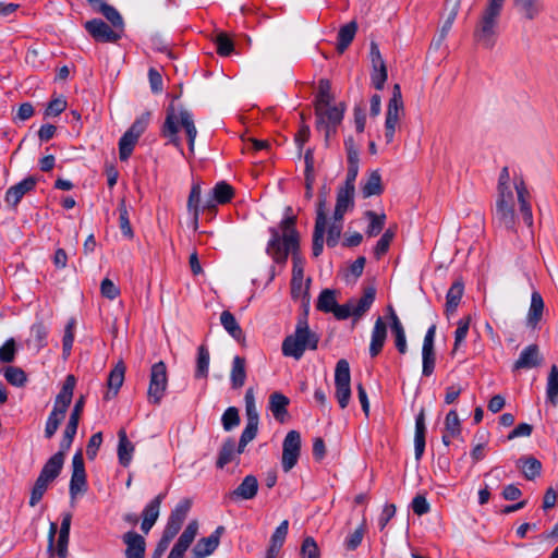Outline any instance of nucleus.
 Masks as SVG:
<instances>
[{"mask_svg": "<svg viewBox=\"0 0 558 558\" xmlns=\"http://www.w3.org/2000/svg\"><path fill=\"white\" fill-rule=\"evenodd\" d=\"M513 190L517 193L522 219L527 227H532L533 214L529 203L530 193L521 177L515 175L511 179L508 167H504L499 173L497 185L498 197L496 201L494 217L499 226L507 230H514L515 211Z\"/></svg>", "mask_w": 558, "mask_h": 558, "instance_id": "f257e3e1", "label": "nucleus"}, {"mask_svg": "<svg viewBox=\"0 0 558 558\" xmlns=\"http://www.w3.org/2000/svg\"><path fill=\"white\" fill-rule=\"evenodd\" d=\"M296 217L292 215V208H286L284 218L279 228H269L270 239L267 243V254L277 264H286L289 254L292 255V279L304 278V263L299 255L300 235L295 228Z\"/></svg>", "mask_w": 558, "mask_h": 558, "instance_id": "f03ea898", "label": "nucleus"}, {"mask_svg": "<svg viewBox=\"0 0 558 558\" xmlns=\"http://www.w3.org/2000/svg\"><path fill=\"white\" fill-rule=\"evenodd\" d=\"M318 342L319 337L310 329L307 313L305 312L304 315L299 318L294 332L283 339L281 351L284 356L293 357L299 361L306 350H316Z\"/></svg>", "mask_w": 558, "mask_h": 558, "instance_id": "7ed1b4c3", "label": "nucleus"}, {"mask_svg": "<svg viewBox=\"0 0 558 558\" xmlns=\"http://www.w3.org/2000/svg\"><path fill=\"white\" fill-rule=\"evenodd\" d=\"M179 124L184 129L187 136L189 148L193 151L197 130L194 124L193 114L190 111L182 109L179 114H177L174 108L170 107L167 110L166 120L161 129L162 136L168 138L169 143L173 144L175 147L181 148V140L178 136Z\"/></svg>", "mask_w": 558, "mask_h": 558, "instance_id": "20e7f679", "label": "nucleus"}, {"mask_svg": "<svg viewBox=\"0 0 558 558\" xmlns=\"http://www.w3.org/2000/svg\"><path fill=\"white\" fill-rule=\"evenodd\" d=\"M505 0H488L474 32L475 40L484 48H492L495 44L498 19Z\"/></svg>", "mask_w": 558, "mask_h": 558, "instance_id": "39448f33", "label": "nucleus"}, {"mask_svg": "<svg viewBox=\"0 0 558 558\" xmlns=\"http://www.w3.org/2000/svg\"><path fill=\"white\" fill-rule=\"evenodd\" d=\"M75 387V377L69 375L65 381L57 395L53 409L50 412L46 425H45V437L50 439L53 437L59 428L60 423L64 420L69 405L73 398V390Z\"/></svg>", "mask_w": 558, "mask_h": 558, "instance_id": "423d86ee", "label": "nucleus"}, {"mask_svg": "<svg viewBox=\"0 0 558 558\" xmlns=\"http://www.w3.org/2000/svg\"><path fill=\"white\" fill-rule=\"evenodd\" d=\"M344 110V104L329 105L328 107L316 106V128L319 132L324 133L326 142L336 134L337 128L343 120Z\"/></svg>", "mask_w": 558, "mask_h": 558, "instance_id": "0eeeda50", "label": "nucleus"}, {"mask_svg": "<svg viewBox=\"0 0 558 558\" xmlns=\"http://www.w3.org/2000/svg\"><path fill=\"white\" fill-rule=\"evenodd\" d=\"M404 114L401 88L398 84L393 86L392 95L389 99L386 119H385V140L390 144L395 140V133L399 125L401 117Z\"/></svg>", "mask_w": 558, "mask_h": 558, "instance_id": "6e6552de", "label": "nucleus"}, {"mask_svg": "<svg viewBox=\"0 0 558 558\" xmlns=\"http://www.w3.org/2000/svg\"><path fill=\"white\" fill-rule=\"evenodd\" d=\"M168 386V374L166 364L160 361L150 368L149 386L147 390L148 402L160 404Z\"/></svg>", "mask_w": 558, "mask_h": 558, "instance_id": "1a4fd4ad", "label": "nucleus"}, {"mask_svg": "<svg viewBox=\"0 0 558 558\" xmlns=\"http://www.w3.org/2000/svg\"><path fill=\"white\" fill-rule=\"evenodd\" d=\"M301 451V435L296 430H290L282 444L281 465L284 472L291 471L298 463Z\"/></svg>", "mask_w": 558, "mask_h": 558, "instance_id": "9d476101", "label": "nucleus"}, {"mask_svg": "<svg viewBox=\"0 0 558 558\" xmlns=\"http://www.w3.org/2000/svg\"><path fill=\"white\" fill-rule=\"evenodd\" d=\"M72 442H64V439H61L59 445V451L51 456L48 461L44 464L39 476L44 477L49 482H53L60 474L63 463L64 457L66 452L70 450Z\"/></svg>", "mask_w": 558, "mask_h": 558, "instance_id": "9b49d317", "label": "nucleus"}, {"mask_svg": "<svg viewBox=\"0 0 558 558\" xmlns=\"http://www.w3.org/2000/svg\"><path fill=\"white\" fill-rule=\"evenodd\" d=\"M327 216H326V198L320 197L317 204L315 227L313 232V255L318 257L324 250V236L326 232Z\"/></svg>", "mask_w": 558, "mask_h": 558, "instance_id": "f8f14e48", "label": "nucleus"}, {"mask_svg": "<svg viewBox=\"0 0 558 558\" xmlns=\"http://www.w3.org/2000/svg\"><path fill=\"white\" fill-rule=\"evenodd\" d=\"M72 476L70 481V495L75 497L77 494L86 492V472L82 450H77L72 459Z\"/></svg>", "mask_w": 558, "mask_h": 558, "instance_id": "ddd939ff", "label": "nucleus"}, {"mask_svg": "<svg viewBox=\"0 0 558 558\" xmlns=\"http://www.w3.org/2000/svg\"><path fill=\"white\" fill-rule=\"evenodd\" d=\"M191 506H192V504H191L190 499L184 498V499L180 500L175 505L174 509H172V511L168 518L167 524L163 529V532L175 537L177 534L180 532V530L183 525V522L185 521V519L187 517Z\"/></svg>", "mask_w": 558, "mask_h": 558, "instance_id": "4468645a", "label": "nucleus"}, {"mask_svg": "<svg viewBox=\"0 0 558 558\" xmlns=\"http://www.w3.org/2000/svg\"><path fill=\"white\" fill-rule=\"evenodd\" d=\"M85 29L96 41L100 43H116L121 37L119 33L113 31L100 19L87 21L85 23Z\"/></svg>", "mask_w": 558, "mask_h": 558, "instance_id": "2eb2a0df", "label": "nucleus"}, {"mask_svg": "<svg viewBox=\"0 0 558 558\" xmlns=\"http://www.w3.org/2000/svg\"><path fill=\"white\" fill-rule=\"evenodd\" d=\"M258 487L257 477L252 474L246 475L240 485L227 495V498L231 501L251 500L257 495Z\"/></svg>", "mask_w": 558, "mask_h": 558, "instance_id": "dca6fc26", "label": "nucleus"}, {"mask_svg": "<svg viewBox=\"0 0 558 558\" xmlns=\"http://www.w3.org/2000/svg\"><path fill=\"white\" fill-rule=\"evenodd\" d=\"M198 531L197 521H191L172 547L168 558H183L185 551L193 543Z\"/></svg>", "mask_w": 558, "mask_h": 558, "instance_id": "f3484780", "label": "nucleus"}, {"mask_svg": "<svg viewBox=\"0 0 558 558\" xmlns=\"http://www.w3.org/2000/svg\"><path fill=\"white\" fill-rule=\"evenodd\" d=\"M36 183L37 181L34 177H27L21 182L12 185L5 192L4 202L8 206L15 208L23 196L35 189Z\"/></svg>", "mask_w": 558, "mask_h": 558, "instance_id": "a211bd4d", "label": "nucleus"}, {"mask_svg": "<svg viewBox=\"0 0 558 558\" xmlns=\"http://www.w3.org/2000/svg\"><path fill=\"white\" fill-rule=\"evenodd\" d=\"M223 531V526H218L208 537L201 538L193 549L194 558H205L211 555L219 546Z\"/></svg>", "mask_w": 558, "mask_h": 558, "instance_id": "6ab92c4d", "label": "nucleus"}, {"mask_svg": "<svg viewBox=\"0 0 558 558\" xmlns=\"http://www.w3.org/2000/svg\"><path fill=\"white\" fill-rule=\"evenodd\" d=\"M542 356L536 344H530L522 350L519 359L513 364V372L519 369H530L541 364Z\"/></svg>", "mask_w": 558, "mask_h": 558, "instance_id": "aec40b11", "label": "nucleus"}, {"mask_svg": "<svg viewBox=\"0 0 558 558\" xmlns=\"http://www.w3.org/2000/svg\"><path fill=\"white\" fill-rule=\"evenodd\" d=\"M386 338H387V326H386V323L384 322L383 317L379 316L375 320V324H374V327L372 330V336H371L369 355L372 357L377 356L381 352V350L385 345V342H386Z\"/></svg>", "mask_w": 558, "mask_h": 558, "instance_id": "412c9836", "label": "nucleus"}, {"mask_svg": "<svg viewBox=\"0 0 558 558\" xmlns=\"http://www.w3.org/2000/svg\"><path fill=\"white\" fill-rule=\"evenodd\" d=\"M354 191L352 189L341 186L337 192V201L333 210L336 220H343L344 214L354 206Z\"/></svg>", "mask_w": 558, "mask_h": 558, "instance_id": "4be33fe9", "label": "nucleus"}, {"mask_svg": "<svg viewBox=\"0 0 558 558\" xmlns=\"http://www.w3.org/2000/svg\"><path fill=\"white\" fill-rule=\"evenodd\" d=\"M123 542L126 544V558H144L146 544L142 535L133 531L126 532Z\"/></svg>", "mask_w": 558, "mask_h": 558, "instance_id": "5701e85b", "label": "nucleus"}, {"mask_svg": "<svg viewBox=\"0 0 558 558\" xmlns=\"http://www.w3.org/2000/svg\"><path fill=\"white\" fill-rule=\"evenodd\" d=\"M125 376V365L123 361H119L114 367L110 371L107 385L108 391L105 396L106 399H111L117 396L119 389L123 385Z\"/></svg>", "mask_w": 558, "mask_h": 558, "instance_id": "b1692460", "label": "nucleus"}, {"mask_svg": "<svg viewBox=\"0 0 558 558\" xmlns=\"http://www.w3.org/2000/svg\"><path fill=\"white\" fill-rule=\"evenodd\" d=\"M84 408V399L81 397L76 402L75 405L70 414L69 421L66 423V426L63 430L62 439H64V442H73L74 437L77 433L78 422L81 418V414L83 412Z\"/></svg>", "mask_w": 558, "mask_h": 558, "instance_id": "393cba45", "label": "nucleus"}, {"mask_svg": "<svg viewBox=\"0 0 558 558\" xmlns=\"http://www.w3.org/2000/svg\"><path fill=\"white\" fill-rule=\"evenodd\" d=\"M234 196L233 187L225 181L218 182L211 190V196L206 202V207H215V204H227Z\"/></svg>", "mask_w": 558, "mask_h": 558, "instance_id": "a878e982", "label": "nucleus"}, {"mask_svg": "<svg viewBox=\"0 0 558 558\" xmlns=\"http://www.w3.org/2000/svg\"><path fill=\"white\" fill-rule=\"evenodd\" d=\"M375 288L368 287L364 290V293L360 299H350L349 302L352 305L353 317H362L371 308L375 301Z\"/></svg>", "mask_w": 558, "mask_h": 558, "instance_id": "bb28decb", "label": "nucleus"}, {"mask_svg": "<svg viewBox=\"0 0 558 558\" xmlns=\"http://www.w3.org/2000/svg\"><path fill=\"white\" fill-rule=\"evenodd\" d=\"M391 320V331L395 337V344L399 353L404 354L408 350L404 328L391 305L388 306Z\"/></svg>", "mask_w": 558, "mask_h": 558, "instance_id": "cd10ccee", "label": "nucleus"}, {"mask_svg": "<svg viewBox=\"0 0 558 558\" xmlns=\"http://www.w3.org/2000/svg\"><path fill=\"white\" fill-rule=\"evenodd\" d=\"M459 9H460L459 0H447V4H446L447 14H446L444 24L439 31L438 38L435 41L436 46H440L441 43L447 37V35L449 34V32L453 25V22L458 15Z\"/></svg>", "mask_w": 558, "mask_h": 558, "instance_id": "c85d7f7f", "label": "nucleus"}, {"mask_svg": "<svg viewBox=\"0 0 558 558\" xmlns=\"http://www.w3.org/2000/svg\"><path fill=\"white\" fill-rule=\"evenodd\" d=\"M513 8L526 20L536 19L543 11L542 0H512Z\"/></svg>", "mask_w": 558, "mask_h": 558, "instance_id": "c756f323", "label": "nucleus"}, {"mask_svg": "<svg viewBox=\"0 0 558 558\" xmlns=\"http://www.w3.org/2000/svg\"><path fill=\"white\" fill-rule=\"evenodd\" d=\"M118 459L119 463L124 468L129 466L134 452V445L129 440L126 432L124 428H121L118 432Z\"/></svg>", "mask_w": 558, "mask_h": 558, "instance_id": "7c9ffc66", "label": "nucleus"}, {"mask_svg": "<svg viewBox=\"0 0 558 558\" xmlns=\"http://www.w3.org/2000/svg\"><path fill=\"white\" fill-rule=\"evenodd\" d=\"M289 403V398L282 395L281 392H272L269 396V410L271 411L274 417L278 422H284L286 416L288 414L287 408Z\"/></svg>", "mask_w": 558, "mask_h": 558, "instance_id": "2f4dec72", "label": "nucleus"}, {"mask_svg": "<svg viewBox=\"0 0 558 558\" xmlns=\"http://www.w3.org/2000/svg\"><path fill=\"white\" fill-rule=\"evenodd\" d=\"M310 284L311 279L307 278L304 282L303 279H291V296L293 300H298L301 302L302 306L305 307V312L307 313V308L310 306Z\"/></svg>", "mask_w": 558, "mask_h": 558, "instance_id": "473e14b6", "label": "nucleus"}, {"mask_svg": "<svg viewBox=\"0 0 558 558\" xmlns=\"http://www.w3.org/2000/svg\"><path fill=\"white\" fill-rule=\"evenodd\" d=\"M425 433H426V426H425V414L424 410H421V412L417 414L415 418V435H414V452H415V459L418 461L421 460L424 450H425Z\"/></svg>", "mask_w": 558, "mask_h": 558, "instance_id": "72a5a7b5", "label": "nucleus"}, {"mask_svg": "<svg viewBox=\"0 0 558 558\" xmlns=\"http://www.w3.org/2000/svg\"><path fill=\"white\" fill-rule=\"evenodd\" d=\"M246 379V361L240 355H235L232 361L230 373V383L233 389L242 388Z\"/></svg>", "mask_w": 558, "mask_h": 558, "instance_id": "f704fd0d", "label": "nucleus"}, {"mask_svg": "<svg viewBox=\"0 0 558 558\" xmlns=\"http://www.w3.org/2000/svg\"><path fill=\"white\" fill-rule=\"evenodd\" d=\"M464 286L461 281H454L446 295V313L452 314L457 311L462 299Z\"/></svg>", "mask_w": 558, "mask_h": 558, "instance_id": "c9c22d12", "label": "nucleus"}, {"mask_svg": "<svg viewBox=\"0 0 558 558\" xmlns=\"http://www.w3.org/2000/svg\"><path fill=\"white\" fill-rule=\"evenodd\" d=\"M383 191L381 175L378 170H374L362 184L363 197L367 198L374 195H380Z\"/></svg>", "mask_w": 558, "mask_h": 558, "instance_id": "e433bc0d", "label": "nucleus"}, {"mask_svg": "<svg viewBox=\"0 0 558 558\" xmlns=\"http://www.w3.org/2000/svg\"><path fill=\"white\" fill-rule=\"evenodd\" d=\"M356 31L357 24L354 21L340 27L337 37V50L339 52H344V50L350 46V44L354 39Z\"/></svg>", "mask_w": 558, "mask_h": 558, "instance_id": "4c0bfd02", "label": "nucleus"}, {"mask_svg": "<svg viewBox=\"0 0 558 558\" xmlns=\"http://www.w3.org/2000/svg\"><path fill=\"white\" fill-rule=\"evenodd\" d=\"M543 311V298L537 291H534L531 296V305L527 313V324L531 327L534 328L539 323V320L542 319Z\"/></svg>", "mask_w": 558, "mask_h": 558, "instance_id": "58836bf2", "label": "nucleus"}, {"mask_svg": "<svg viewBox=\"0 0 558 558\" xmlns=\"http://www.w3.org/2000/svg\"><path fill=\"white\" fill-rule=\"evenodd\" d=\"M517 466L521 469L524 477L529 481L535 480L542 471V463L533 457L519 459Z\"/></svg>", "mask_w": 558, "mask_h": 558, "instance_id": "ea45409f", "label": "nucleus"}, {"mask_svg": "<svg viewBox=\"0 0 558 558\" xmlns=\"http://www.w3.org/2000/svg\"><path fill=\"white\" fill-rule=\"evenodd\" d=\"M546 398L547 402H549L553 407L558 404V367L557 365H551L547 383H546Z\"/></svg>", "mask_w": 558, "mask_h": 558, "instance_id": "a19ab883", "label": "nucleus"}, {"mask_svg": "<svg viewBox=\"0 0 558 558\" xmlns=\"http://www.w3.org/2000/svg\"><path fill=\"white\" fill-rule=\"evenodd\" d=\"M220 323L232 338L235 340L243 338V331L231 312L223 311L220 315Z\"/></svg>", "mask_w": 558, "mask_h": 558, "instance_id": "79ce46f5", "label": "nucleus"}, {"mask_svg": "<svg viewBox=\"0 0 558 558\" xmlns=\"http://www.w3.org/2000/svg\"><path fill=\"white\" fill-rule=\"evenodd\" d=\"M365 217L368 219L369 223L366 228L365 233L367 236L373 238L378 235L381 230L384 229L385 222H386V215L385 214H376L373 210L365 211Z\"/></svg>", "mask_w": 558, "mask_h": 558, "instance_id": "37998d69", "label": "nucleus"}, {"mask_svg": "<svg viewBox=\"0 0 558 558\" xmlns=\"http://www.w3.org/2000/svg\"><path fill=\"white\" fill-rule=\"evenodd\" d=\"M235 453H238V448L235 446V441L232 438H228L223 444L219 451V456L217 459V468L222 469L225 465L230 463Z\"/></svg>", "mask_w": 558, "mask_h": 558, "instance_id": "c03bdc74", "label": "nucleus"}, {"mask_svg": "<svg viewBox=\"0 0 558 558\" xmlns=\"http://www.w3.org/2000/svg\"><path fill=\"white\" fill-rule=\"evenodd\" d=\"M209 360L210 355L208 349L205 345H199L197 350V361L195 369L196 378H206L208 376Z\"/></svg>", "mask_w": 558, "mask_h": 558, "instance_id": "a18cd8bd", "label": "nucleus"}, {"mask_svg": "<svg viewBox=\"0 0 558 558\" xmlns=\"http://www.w3.org/2000/svg\"><path fill=\"white\" fill-rule=\"evenodd\" d=\"M336 306L337 300L335 290H323L318 296L316 308L324 313H332Z\"/></svg>", "mask_w": 558, "mask_h": 558, "instance_id": "49530a36", "label": "nucleus"}, {"mask_svg": "<svg viewBox=\"0 0 558 558\" xmlns=\"http://www.w3.org/2000/svg\"><path fill=\"white\" fill-rule=\"evenodd\" d=\"M3 376L7 381L15 387H23L27 381L26 373L17 366H8L3 371Z\"/></svg>", "mask_w": 558, "mask_h": 558, "instance_id": "de8ad7c7", "label": "nucleus"}, {"mask_svg": "<svg viewBox=\"0 0 558 558\" xmlns=\"http://www.w3.org/2000/svg\"><path fill=\"white\" fill-rule=\"evenodd\" d=\"M138 138L131 133L125 132L119 141V157L120 160L125 161L132 155Z\"/></svg>", "mask_w": 558, "mask_h": 558, "instance_id": "09e8293b", "label": "nucleus"}, {"mask_svg": "<svg viewBox=\"0 0 558 558\" xmlns=\"http://www.w3.org/2000/svg\"><path fill=\"white\" fill-rule=\"evenodd\" d=\"M118 210L120 230L125 238L132 239L134 236V232L130 222V216L124 199H121L119 203Z\"/></svg>", "mask_w": 558, "mask_h": 558, "instance_id": "8fccbe9b", "label": "nucleus"}, {"mask_svg": "<svg viewBox=\"0 0 558 558\" xmlns=\"http://www.w3.org/2000/svg\"><path fill=\"white\" fill-rule=\"evenodd\" d=\"M246 422L259 423V414L255 403L253 388H248L244 397Z\"/></svg>", "mask_w": 558, "mask_h": 558, "instance_id": "3c124183", "label": "nucleus"}, {"mask_svg": "<svg viewBox=\"0 0 558 558\" xmlns=\"http://www.w3.org/2000/svg\"><path fill=\"white\" fill-rule=\"evenodd\" d=\"M163 498H165V495L159 494L151 501H149L146 505V507L144 508L143 513H142L144 520H148V521L153 522V524L156 523V521L159 517L160 505H161Z\"/></svg>", "mask_w": 558, "mask_h": 558, "instance_id": "603ef678", "label": "nucleus"}, {"mask_svg": "<svg viewBox=\"0 0 558 558\" xmlns=\"http://www.w3.org/2000/svg\"><path fill=\"white\" fill-rule=\"evenodd\" d=\"M351 383V374H350V365L349 362L344 359H341L336 364L335 369V385H350Z\"/></svg>", "mask_w": 558, "mask_h": 558, "instance_id": "864d4df0", "label": "nucleus"}, {"mask_svg": "<svg viewBox=\"0 0 558 558\" xmlns=\"http://www.w3.org/2000/svg\"><path fill=\"white\" fill-rule=\"evenodd\" d=\"M331 86L328 80H320L318 83V93L315 98V107H328L332 100Z\"/></svg>", "mask_w": 558, "mask_h": 558, "instance_id": "5fc2aeb1", "label": "nucleus"}, {"mask_svg": "<svg viewBox=\"0 0 558 558\" xmlns=\"http://www.w3.org/2000/svg\"><path fill=\"white\" fill-rule=\"evenodd\" d=\"M202 189L198 183H194L191 187L189 199H187V209L193 213L194 220L197 222L199 215V202H201Z\"/></svg>", "mask_w": 558, "mask_h": 558, "instance_id": "6e6d98bb", "label": "nucleus"}, {"mask_svg": "<svg viewBox=\"0 0 558 558\" xmlns=\"http://www.w3.org/2000/svg\"><path fill=\"white\" fill-rule=\"evenodd\" d=\"M51 482L38 476L31 492L29 506L35 507L43 498Z\"/></svg>", "mask_w": 558, "mask_h": 558, "instance_id": "4d7b16f0", "label": "nucleus"}, {"mask_svg": "<svg viewBox=\"0 0 558 558\" xmlns=\"http://www.w3.org/2000/svg\"><path fill=\"white\" fill-rule=\"evenodd\" d=\"M257 432L258 423L246 422L245 428L243 429L239 440L238 453H242L244 451L247 444L256 437Z\"/></svg>", "mask_w": 558, "mask_h": 558, "instance_id": "13d9d810", "label": "nucleus"}, {"mask_svg": "<svg viewBox=\"0 0 558 558\" xmlns=\"http://www.w3.org/2000/svg\"><path fill=\"white\" fill-rule=\"evenodd\" d=\"M257 432L258 423L246 422L245 428L243 429L239 440L238 453H242L244 451L247 444L256 437Z\"/></svg>", "mask_w": 558, "mask_h": 558, "instance_id": "bf43d9fd", "label": "nucleus"}, {"mask_svg": "<svg viewBox=\"0 0 558 558\" xmlns=\"http://www.w3.org/2000/svg\"><path fill=\"white\" fill-rule=\"evenodd\" d=\"M221 424L226 432H231L236 426H239V410L235 407H229L221 416Z\"/></svg>", "mask_w": 558, "mask_h": 558, "instance_id": "052dcab7", "label": "nucleus"}, {"mask_svg": "<svg viewBox=\"0 0 558 558\" xmlns=\"http://www.w3.org/2000/svg\"><path fill=\"white\" fill-rule=\"evenodd\" d=\"M470 323H471L470 316L462 317L458 322V327L454 331V344H453L452 353H454L459 349L461 343L465 340L468 332H469Z\"/></svg>", "mask_w": 558, "mask_h": 558, "instance_id": "680f3d73", "label": "nucleus"}, {"mask_svg": "<svg viewBox=\"0 0 558 558\" xmlns=\"http://www.w3.org/2000/svg\"><path fill=\"white\" fill-rule=\"evenodd\" d=\"M445 430L451 437H459L461 435V423L456 410H450L445 418Z\"/></svg>", "mask_w": 558, "mask_h": 558, "instance_id": "e2e57ef3", "label": "nucleus"}, {"mask_svg": "<svg viewBox=\"0 0 558 558\" xmlns=\"http://www.w3.org/2000/svg\"><path fill=\"white\" fill-rule=\"evenodd\" d=\"M48 331L46 326L43 323H36L31 328V337L32 341H34V345L40 350L46 345V338Z\"/></svg>", "mask_w": 558, "mask_h": 558, "instance_id": "0e129e2a", "label": "nucleus"}, {"mask_svg": "<svg viewBox=\"0 0 558 558\" xmlns=\"http://www.w3.org/2000/svg\"><path fill=\"white\" fill-rule=\"evenodd\" d=\"M393 236H395V230H392L391 228L387 229L384 232V234L377 241V244L374 248V254L377 258H379L380 256H383L384 254L387 253Z\"/></svg>", "mask_w": 558, "mask_h": 558, "instance_id": "69168bd1", "label": "nucleus"}, {"mask_svg": "<svg viewBox=\"0 0 558 558\" xmlns=\"http://www.w3.org/2000/svg\"><path fill=\"white\" fill-rule=\"evenodd\" d=\"M215 44L218 54L222 57L230 56L234 49L232 39L225 33H220L216 36Z\"/></svg>", "mask_w": 558, "mask_h": 558, "instance_id": "338daca9", "label": "nucleus"}, {"mask_svg": "<svg viewBox=\"0 0 558 558\" xmlns=\"http://www.w3.org/2000/svg\"><path fill=\"white\" fill-rule=\"evenodd\" d=\"M302 558H318L319 549L315 539L311 536L304 538L301 546Z\"/></svg>", "mask_w": 558, "mask_h": 558, "instance_id": "774afa93", "label": "nucleus"}]
</instances>
